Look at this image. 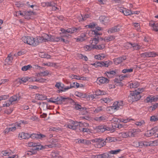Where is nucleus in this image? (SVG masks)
I'll list each match as a JSON object with an SVG mask.
<instances>
[{
  "label": "nucleus",
  "mask_w": 158,
  "mask_h": 158,
  "mask_svg": "<svg viewBox=\"0 0 158 158\" xmlns=\"http://www.w3.org/2000/svg\"><path fill=\"white\" fill-rule=\"evenodd\" d=\"M95 120L99 122L102 121H105L106 120V117L105 116H102L99 117H96L95 118Z\"/></svg>",
  "instance_id": "29"
},
{
  "label": "nucleus",
  "mask_w": 158,
  "mask_h": 158,
  "mask_svg": "<svg viewBox=\"0 0 158 158\" xmlns=\"http://www.w3.org/2000/svg\"><path fill=\"white\" fill-rule=\"evenodd\" d=\"M17 124L18 125L19 128H20L21 127V125L22 124H26L27 123V122L26 121H25L24 120H21L19 121L16 122Z\"/></svg>",
  "instance_id": "46"
},
{
  "label": "nucleus",
  "mask_w": 158,
  "mask_h": 158,
  "mask_svg": "<svg viewBox=\"0 0 158 158\" xmlns=\"http://www.w3.org/2000/svg\"><path fill=\"white\" fill-rule=\"evenodd\" d=\"M95 38H94L92 40L90 41L89 43L93 46L94 45H96L98 44L100 41H102L103 40L101 37H99L98 35L95 36Z\"/></svg>",
  "instance_id": "9"
},
{
  "label": "nucleus",
  "mask_w": 158,
  "mask_h": 158,
  "mask_svg": "<svg viewBox=\"0 0 158 158\" xmlns=\"http://www.w3.org/2000/svg\"><path fill=\"white\" fill-rule=\"evenodd\" d=\"M79 131L82 132H87L89 131V129L88 128H80Z\"/></svg>",
  "instance_id": "51"
},
{
  "label": "nucleus",
  "mask_w": 158,
  "mask_h": 158,
  "mask_svg": "<svg viewBox=\"0 0 158 158\" xmlns=\"http://www.w3.org/2000/svg\"><path fill=\"white\" fill-rule=\"evenodd\" d=\"M122 62V61L121 60V58H120V57H119L116 59H115L114 60V62L115 64H119Z\"/></svg>",
  "instance_id": "56"
},
{
  "label": "nucleus",
  "mask_w": 158,
  "mask_h": 158,
  "mask_svg": "<svg viewBox=\"0 0 158 158\" xmlns=\"http://www.w3.org/2000/svg\"><path fill=\"white\" fill-rule=\"evenodd\" d=\"M30 138H31L33 139H38V134H32L31 135L30 134Z\"/></svg>",
  "instance_id": "55"
},
{
  "label": "nucleus",
  "mask_w": 158,
  "mask_h": 158,
  "mask_svg": "<svg viewBox=\"0 0 158 158\" xmlns=\"http://www.w3.org/2000/svg\"><path fill=\"white\" fill-rule=\"evenodd\" d=\"M22 40L24 43L32 46H35V39L32 37L25 36L22 37Z\"/></svg>",
  "instance_id": "5"
},
{
  "label": "nucleus",
  "mask_w": 158,
  "mask_h": 158,
  "mask_svg": "<svg viewBox=\"0 0 158 158\" xmlns=\"http://www.w3.org/2000/svg\"><path fill=\"white\" fill-rule=\"evenodd\" d=\"M119 134L123 138H126L128 137L127 132H122Z\"/></svg>",
  "instance_id": "61"
},
{
  "label": "nucleus",
  "mask_w": 158,
  "mask_h": 158,
  "mask_svg": "<svg viewBox=\"0 0 158 158\" xmlns=\"http://www.w3.org/2000/svg\"><path fill=\"white\" fill-rule=\"evenodd\" d=\"M158 107V103H156L154 105L149 107V110L152 111Z\"/></svg>",
  "instance_id": "41"
},
{
  "label": "nucleus",
  "mask_w": 158,
  "mask_h": 158,
  "mask_svg": "<svg viewBox=\"0 0 158 158\" xmlns=\"http://www.w3.org/2000/svg\"><path fill=\"white\" fill-rule=\"evenodd\" d=\"M112 99L109 97H107L106 98H103L100 99V101L102 103L105 102V103H108L110 102Z\"/></svg>",
  "instance_id": "28"
},
{
  "label": "nucleus",
  "mask_w": 158,
  "mask_h": 158,
  "mask_svg": "<svg viewBox=\"0 0 158 158\" xmlns=\"http://www.w3.org/2000/svg\"><path fill=\"white\" fill-rule=\"evenodd\" d=\"M66 127L73 130H79L80 128H86L89 126V124L86 123H82L81 122H75L72 120H69L66 125Z\"/></svg>",
  "instance_id": "1"
},
{
  "label": "nucleus",
  "mask_w": 158,
  "mask_h": 158,
  "mask_svg": "<svg viewBox=\"0 0 158 158\" xmlns=\"http://www.w3.org/2000/svg\"><path fill=\"white\" fill-rule=\"evenodd\" d=\"M74 83L71 84L70 85V86H67L66 87L64 88V89L61 90V91H65L71 88H74L75 85H74Z\"/></svg>",
  "instance_id": "45"
},
{
  "label": "nucleus",
  "mask_w": 158,
  "mask_h": 158,
  "mask_svg": "<svg viewBox=\"0 0 158 158\" xmlns=\"http://www.w3.org/2000/svg\"><path fill=\"white\" fill-rule=\"evenodd\" d=\"M37 150H33L31 149V150L27 151V154L29 155H31L35 154L37 152Z\"/></svg>",
  "instance_id": "50"
},
{
  "label": "nucleus",
  "mask_w": 158,
  "mask_h": 158,
  "mask_svg": "<svg viewBox=\"0 0 158 158\" xmlns=\"http://www.w3.org/2000/svg\"><path fill=\"white\" fill-rule=\"evenodd\" d=\"M106 93L103 91H101L100 90H98L95 91L96 95L97 96L100 95H105Z\"/></svg>",
  "instance_id": "37"
},
{
  "label": "nucleus",
  "mask_w": 158,
  "mask_h": 158,
  "mask_svg": "<svg viewBox=\"0 0 158 158\" xmlns=\"http://www.w3.org/2000/svg\"><path fill=\"white\" fill-rule=\"evenodd\" d=\"M82 18V20L81 21H84L86 19L89 18V15L88 14H85L82 15H81Z\"/></svg>",
  "instance_id": "57"
},
{
  "label": "nucleus",
  "mask_w": 158,
  "mask_h": 158,
  "mask_svg": "<svg viewBox=\"0 0 158 158\" xmlns=\"http://www.w3.org/2000/svg\"><path fill=\"white\" fill-rule=\"evenodd\" d=\"M97 129L98 131L102 132L105 131H110L112 130V129L109 127L105 125L99 126L97 127Z\"/></svg>",
  "instance_id": "8"
},
{
  "label": "nucleus",
  "mask_w": 158,
  "mask_h": 158,
  "mask_svg": "<svg viewBox=\"0 0 158 158\" xmlns=\"http://www.w3.org/2000/svg\"><path fill=\"white\" fill-rule=\"evenodd\" d=\"M128 47L130 48H132L133 50H139L142 48V46L139 45L137 43L132 44L131 43H127Z\"/></svg>",
  "instance_id": "10"
},
{
  "label": "nucleus",
  "mask_w": 158,
  "mask_h": 158,
  "mask_svg": "<svg viewBox=\"0 0 158 158\" xmlns=\"http://www.w3.org/2000/svg\"><path fill=\"white\" fill-rule=\"evenodd\" d=\"M157 56L158 54L154 52H146L140 54L141 57L143 58L154 57Z\"/></svg>",
  "instance_id": "6"
},
{
  "label": "nucleus",
  "mask_w": 158,
  "mask_h": 158,
  "mask_svg": "<svg viewBox=\"0 0 158 158\" xmlns=\"http://www.w3.org/2000/svg\"><path fill=\"white\" fill-rule=\"evenodd\" d=\"M118 73V70L116 69L114 70H110L106 73L108 77H111L114 75H117Z\"/></svg>",
  "instance_id": "19"
},
{
  "label": "nucleus",
  "mask_w": 158,
  "mask_h": 158,
  "mask_svg": "<svg viewBox=\"0 0 158 158\" xmlns=\"http://www.w3.org/2000/svg\"><path fill=\"white\" fill-rule=\"evenodd\" d=\"M133 68H131L129 69H125L122 70V72L123 73H131L133 71Z\"/></svg>",
  "instance_id": "42"
},
{
  "label": "nucleus",
  "mask_w": 158,
  "mask_h": 158,
  "mask_svg": "<svg viewBox=\"0 0 158 158\" xmlns=\"http://www.w3.org/2000/svg\"><path fill=\"white\" fill-rule=\"evenodd\" d=\"M96 81L98 84L100 85L108 83L109 82V80L106 78L101 77L98 78Z\"/></svg>",
  "instance_id": "11"
},
{
  "label": "nucleus",
  "mask_w": 158,
  "mask_h": 158,
  "mask_svg": "<svg viewBox=\"0 0 158 158\" xmlns=\"http://www.w3.org/2000/svg\"><path fill=\"white\" fill-rule=\"evenodd\" d=\"M111 157V155L108 153H105L98 155V158H108Z\"/></svg>",
  "instance_id": "23"
},
{
  "label": "nucleus",
  "mask_w": 158,
  "mask_h": 158,
  "mask_svg": "<svg viewBox=\"0 0 158 158\" xmlns=\"http://www.w3.org/2000/svg\"><path fill=\"white\" fill-rule=\"evenodd\" d=\"M99 139L100 140L98 142L97 144L98 145V148H101L105 145L106 143L105 140H104V139Z\"/></svg>",
  "instance_id": "20"
},
{
  "label": "nucleus",
  "mask_w": 158,
  "mask_h": 158,
  "mask_svg": "<svg viewBox=\"0 0 158 158\" xmlns=\"http://www.w3.org/2000/svg\"><path fill=\"white\" fill-rule=\"evenodd\" d=\"M20 97L19 95L16 94L11 97L9 99V102H10V103H12L13 102L18 101L19 100Z\"/></svg>",
  "instance_id": "18"
},
{
  "label": "nucleus",
  "mask_w": 158,
  "mask_h": 158,
  "mask_svg": "<svg viewBox=\"0 0 158 158\" xmlns=\"http://www.w3.org/2000/svg\"><path fill=\"white\" fill-rule=\"evenodd\" d=\"M123 14L125 15H131L132 11L128 9H124V10L123 11Z\"/></svg>",
  "instance_id": "43"
},
{
  "label": "nucleus",
  "mask_w": 158,
  "mask_h": 158,
  "mask_svg": "<svg viewBox=\"0 0 158 158\" xmlns=\"http://www.w3.org/2000/svg\"><path fill=\"white\" fill-rule=\"evenodd\" d=\"M141 92L137 90L131 91L128 97V101L130 102H133L139 99L141 96L140 94Z\"/></svg>",
  "instance_id": "2"
},
{
  "label": "nucleus",
  "mask_w": 158,
  "mask_h": 158,
  "mask_svg": "<svg viewBox=\"0 0 158 158\" xmlns=\"http://www.w3.org/2000/svg\"><path fill=\"white\" fill-rule=\"evenodd\" d=\"M128 137H131L135 136V135L132 132V131L127 132Z\"/></svg>",
  "instance_id": "64"
},
{
  "label": "nucleus",
  "mask_w": 158,
  "mask_h": 158,
  "mask_svg": "<svg viewBox=\"0 0 158 158\" xmlns=\"http://www.w3.org/2000/svg\"><path fill=\"white\" fill-rule=\"evenodd\" d=\"M121 151V149H118L116 150H111L109 152V153L110 155L111 154H117Z\"/></svg>",
  "instance_id": "39"
},
{
  "label": "nucleus",
  "mask_w": 158,
  "mask_h": 158,
  "mask_svg": "<svg viewBox=\"0 0 158 158\" xmlns=\"http://www.w3.org/2000/svg\"><path fill=\"white\" fill-rule=\"evenodd\" d=\"M44 41L43 37H38L36 39H35V46L38 45L40 43H42L43 41Z\"/></svg>",
  "instance_id": "26"
},
{
  "label": "nucleus",
  "mask_w": 158,
  "mask_h": 158,
  "mask_svg": "<svg viewBox=\"0 0 158 158\" xmlns=\"http://www.w3.org/2000/svg\"><path fill=\"white\" fill-rule=\"evenodd\" d=\"M149 26L152 27V30L155 31H158V24L154 23H149Z\"/></svg>",
  "instance_id": "22"
},
{
  "label": "nucleus",
  "mask_w": 158,
  "mask_h": 158,
  "mask_svg": "<svg viewBox=\"0 0 158 158\" xmlns=\"http://www.w3.org/2000/svg\"><path fill=\"white\" fill-rule=\"evenodd\" d=\"M29 80H30L29 81H30L31 80L30 78L28 77H23L21 79L19 78L18 79V80H17L18 81L20 82V83H25L27 82V81H28Z\"/></svg>",
  "instance_id": "25"
},
{
  "label": "nucleus",
  "mask_w": 158,
  "mask_h": 158,
  "mask_svg": "<svg viewBox=\"0 0 158 158\" xmlns=\"http://www.w3.org/2000/svg\"><path fill=\"white\" fill-rule=\"evenodd\" d=\"M118 27V26H116L109 28L108 31V33H112L118 31H119V28Z\"/></svg>",
  "instance_id": "17"
},
{
  "label": "nucleus",
  "mask_w": 158,
  "mask_h": 158,
  "mask_svg": "<svg viewBox=\"0 0 158 158\" xmlns=\"http://www.w3.org/2000/svg\"><path fill=\"white\" fill-rule=\"evenodd\" d=\"M29 147H32L33 148L32 149L33 150H39L44 149L46 148V147L48 146L49 148L51 147L50 145L44 146L41 145L39 143H33V142H29L28 144Z\"/></svg>",
  "instance_id": "4"
},
{
  "label": "nucleus",
  "mask_w": 158,
  "mask_h": 158,
  "mask_svg": "<svg viewBox=\"0 0 158 158\" xmlns=\"http://www.w3.org/2000/svg\"><path fill=\"white\" fill-rule=\"evenodd\" d=\"M78 30V29L75 27H72L71 28H69L67 29H64V31H66L68 33L71 35V34L76 32Z\"/></svg>",
  "instance_id": "15"
},
{
  "label": "nucleus",
  "mask_w": 158,
  "mask_h": 158,
  "mask_svg": "<svg viewBox=\"0 0 158 158\" xmlns=\"http://www.w3.org/2000/svg\"><path fill=\"white\" fill-rule=\"evenodd\" d=\"M114 36H110L106 37L104 38V40L103 41L104 42L105 41H107V42L111 41L114 39Z\"/></svg>",
  "instance_id": "48"
},
{
  "label": "nucleus",
  "mask_w": 158,
  "mask_h": 158,
  "mask_svg": "<svg viewBox=\"0 0 158 158\" xmlns=\"http://www.w3.org/2000/svg\"><path fill=\"white\" fill-rule=\"evenodd\" d=\"M121 81H120V80L118 79V77L117 78L115 79L114 80V82L115 83L116 85H122L123 83L122 82H121Z\"/></svg>",
  "instance_id": "38"
},
{
  "label": "nucleus",
  "mask_w": 158,
  "mask_h": 158,
  "mask_svg": "<svg viewBox=\"0 0 158 158\" xmlns=\"http://www.w3.org/2000/svg\"><path fill=\"white\" fill-rule=\"evenodd\" d=\"M30 134L24 132H22L19 135V137L23 139H27L30 138Z\"/></svg>",
  "instance_id": "13"
},
{
  "label": "nucleus",
  "mask_w": 158,
  "mask_h": 158,
  "mask_svg": "<svg viewBox=\"0 0 158 158\" xmlns=\"http://www.w3.org/2000/svg\"><path fill=\"white\" fill-rule=\"evenodd\" d=\"M69 98H64L62 96H58L52 98H50L48 101L49 102H53L57 104H61L65 101V100H69Z\"/></svg>",
  "instance_id": "3"
},
{
  "label": "nucleus",
  "mask_w": 158,
  "mask_h": 158,
  "mask_svg": "<svg viewBox=\"0 0 158 158\" xmlns=\"http://www.w3.org/2000/svg\"><path fill=\"white\" fill-rule=\"evenodd\" d=\"M101 28L99 27H93V30L91 31L92 34L96 35H100L101 34L98 32V31L101 30Z\"/></svg>",
  "instance_id": "16"
},
{
  "label": "nucleus",
  "mask_w": 158,
  "mask_h": 158,
  "mask_svg": "<svg viewBox=\"0 0 158 158\" xmlns=\"http://www.w3.org/2000/svg\"><path fill=\"white\" fill-rule=\"evenodd\" d=\"M49 72L48 70H46L43 72H41L39 73V75L41 76H47L48 75Z\"/></svg>",
  "instance_id": "40"
},
{
  "label": "nucleus",
  "mask_w": 158,
  "mask_h": 158,
  "mask_svg": "<svg viewBox=\"0 0 158 158\" xmlns=\"http://www.w3.org/2000/svg\"><path fill=\"white\" fill-rule=\"evenodd\" d=\"M19 129V127L17 124L16 123H15V124L13 126L11 127H10L9 128L7 129V130L8 131H15L17 129Z\"/></svg>",
  "instance_id": "31"
},
{
  "label": "nucleus",
  "mask_w": 158,
  "mask_h": 158,
  "mask_svg": "<svg viewBox=\"0 0 158 158\" xmlns=\"http://www.w3.org/2000/svg\"><path fill=\"white\" fill-rule=\"evenodd\" d=\"M96 67H108L109 65V62L107 61L105 62H96Z\"/></svg>",
  "instance_id": "12"
},
{
  "label": "nucleus",
  "mask_w": 158,
  "mask_h": 158,
  "mask_svg": "<svg viewBox=\"0 0 158 158\" xmlns=\"http://www.w3.org/2000/svg\"><path fill=\"white\" fill-rule=\"evenodd\" d=\"M102 21L103 22H104L105 23H107L108 22V21L109 20V17H106L105 16H103L102 17Z\"/></svg>",
  "instance_id": "62"
},
{
  "label": "nucleus",
  "mask_w": 158,
  "mask_h": 158,
  "mask_svg": "<svg viewBox=\"0 0 158 158\" xmlns=\"http://www.w3.org/2000/svg\"><path fill=\"white\" fill-rule=\"evenodd\" d=\"M103 110V109L102 107L101 106H99L94 110V114H96L102 111Z\"/></svg>",
  "instance_id": "35"
},
{
  "label": "nucleus",
  "mask_w": 158,
  "mask_h": 158,
  "mask_svg": "<svg viewBox=\"0 0 158 158\" xmlns=\"http://www.w3.org/2000/svg\"><path fill=\"white\" fill-rule=\"evenodd\" d=\"M35 98L38 100H45L46 98V97L42 94H36Z\"/></svg>",
  "instance_id": "30"
},
{
  "label": "nucleus",
  "mask_w": 158,
  "mask_h": 158,
  "mask_svg": "<svg viewBox=\"0 0 158 158\" xmlns=\"http://www.w3.org/2000/svg\"><path fill=\"white\" fill-rule=\"evenodd\" d=\"M138 86V84H137V82L134 83H130L129 85V86L130 88H135L137 87Z\"/></svg>",
  "instance_id": "54"
},
{
  "label": "nucleus",
  "mask_w": 158,
  "mask_h": 158,
  "mask_svg": "<svg viewBox=\"0 0 158 158\" xmlns=\"http://www.w3.org/2000/svg\"><path fill=\"white\" fill-rule=\"evenodd\" d=\"M60 37L52 36L51 41L59 42L60 41Z\"/></svg>",
  "instance_id": "44"
},
{
  "label": "nucleus",
  "mask_w": 158,
  "mask_h": 158,
  "mask_svg": "<svg viewBox=\"0 0 158 158\" xmlns=\"http://www.w3.org/2000/svg\"><path fill=\"white\" fill-rule=\"evenodd\" d=\"M123 105L124 104L123 101H117L114 102L112 106V107L114 108V109L116 111L122 108Z\"/></svg>",
  "instance_id": "7"
},
{
  "label": "nucleus",
  "mask_w": 158,
  "mask_h": 158,
  "mask_svg": "<svg viewBox=\"0 0 158 158\" xmlns=\"http://www.w3.org/2000/svg\"><path fill=\"white\" fill-rule=\"evenodd\" d=\"M144 122L142 120L140 122H136L135 124L138 126H140L144 125Z\"/></svg>",
  "instance_id": "59"
},
{
  "label": "nucleus",
  "mask_w": 158,
  "mask_h": 158,
  "mask_svg": "<svg viewBox=\"0 0 158 158\" xmlns=\"http://www.w3.org/2000/svg\"><path fill=\"white\" fill-rule=\"evenodd\" d=\"M10 150H6L2 151V153L4 156H9L11 155V153Z\"/></svg>",
  "instance_id": "36"
},
{
  "label": "nucleus",
  "mask_w": 158,
  "mask_h": 158,
  "mask_svg": "<svg viewBox=\"0 0 158 158\" xmlns=\"http://www.w3.org/2000/svg\"><path fill=\"white\" fill-rule=\"evenodd\" d=\"M13 59V58L11 54H9L5 60V64H10L12 62Z\"/></svg>",
  "instance_id": "14"
},
{
  "label": "nucleus",
  "mask_w": 158,
  "mask_h": 158,
  "mask_svg": "<svg viewBox=\"0 0 158 158\" xmlns=\"http://www.w3.org/2000/svg\"><path fill=\"white\" fill-rule=\"evenodd\" d=\"M156 133L153 129L146 131L145 133V135L147 137H150Z\"/></svg>",
  "instance_id": "21"
},
{
  "label": "nucleus",
  "mask_w": 158,
  "mask_h": 158,
  "mask_svg": "<svg viewBox=\"0 0 158 158\" xmlns=\"http://www.w3.org/2000/svg\"><path fill=\"white\" fill-rule=\"evenodd\" d=\"M74 108L76 110H79L80 111H82L86 110L85 108L82 107L81 105L79 104H75Z\"/></svg>",
  "instance_id": "32"
},
{
  "label": "nucleus",
  "mask_w": 158,
  "mask_h": 158,
  "mask_svg": "<svg viewBox=\"0 0 158 158\" xmlns=\"http://www.w3.org/2000/svg\"><path fill=\"white\" fill-rule=\"evenodd\" d=\"M133 26L137 30H139L140 29V25L138 23H133Z\"/></svg>",
  "instance_id": "58"
},
{
  "label": "nucleus",
  "mask_w": 158,
  "mask_h": 158,
  "mask_svg": "<svg viewBox=\"0 0 158 158\" xmlns=\"http://www.w3.org/2000/svg\"><path fill=\"white\" fill-rule=\"evenodd\" d=\"M42 37H43L44 42L48 41H51L52 36H50L46 34H44L43 35Z\"/></svg>",
  "instance_id": "24"
},
{
  "label": "nucleus",
  "mask_w": 158,
  "mask_h": 158,
  "mask_svg": "<svg viewBox=\"0 0 158 158\" xmlns=\"http://www.w3.org/2000/svg\"><path fill=\"white\" fill-rule=\"evenodd\" d=\"M84 48L85 51H89L92 49L93 47L92 45H86L84 46Z\"/></svg>",
  "instance_id": "52"
},
{
  "label": "nucleus",
  "mask_w": 158,
  "mask_h": 158,
  "mask_svg": "<svg viewBox=\"0 0 158 158\" xmlns=\"http://www.w3.org/2000/svg\"><path fill=\"white\" fill-rule=\"evenodd\" d=\"M151 146H157L158 145V140L150 141Z\"/></svg>",
  "instance_id": "53"
},
{
  "label": "nucleus",
  "mask_w": 158,
  "mask_h": 158,
  "mask_svg": "<svg viewBox=\"0 0 158 158\" xmlns=\"http://www.w3.org/2000/svg\"><path fill=\"white\" fill-rule=\"evenodd\" d=\"M32 68V66L31 65H28L27 66H25L22 68V70L23 71H26Z\"/></svg>",
  "instance_id": "47"
},
{
  "label": "nucleus",
  "mask_w": 158,
  "mask_h": 158,
  "mask_svg": "<svg viewBox=\"0 0 158 158\" xmlns=\"http://www.w3.org/2000/svg\"><path fill=\"white\" fill-rule=\"evenodd\" d=\"M130 75L128 74H121L118 76V79L120 81H122L126 79V78H129Z\"/></svg>",
  "instance_id": "27"
},
{
  "label": "nucleus",
  "mask_w": 158,
  "mask_h": 158,
  "mask_svg": "<svg viewBox=\"0 0 158 158\" xmlns=\"http://www.w3.org/2000/svg\"><path fill=\"white\" fill-rule=\"evenodd\" d=\"M114 137H108L105 139V141L106 143L107 142H111L113 141H114Z\"/></svg>",
  "instance_id": "49"
},
{
  "label": "nucleus",
  "mask_w": 158,
  "mask_h": 158,
  "mask_svg": "<svg viewBox=\"0 0 158 158\" xmlns=\"http://www.w3.org/2000/svg\"><path fill=\"white\" fill-rule=\"evenodd\" d=\"M41 108H43L44 110H46L48 108V105L46 103L43 102L41 105Z\"/></svg>",
  "instance_id": "60"
},
{
  "label": "nucleus",
  "mask_w": 158,
  "mask_h": 158,
  "mask_svg": "<svg viewBox=\"0 0 158 158\" xmlns=\"http://www.w3.org/2000/svg\"><path fill=\"white\" fill-rule=\"evenodd\" d=\"M158 99V97L157 96H151V100L152 101V102H156Z\"/></svg>",
  "instance_id": "63"
},
{
  "label": "nucleus",
  "mask_w": 158,
  "mask_h": 158,
  "mask_svg": "<svg viewBox=\"0 0 158 158\" xmlns=\"http://www.w3.org/2000/svg\"><path fill=\"white\" fill-rule=\"evenodd\" d=\"M105 57V55L103 54H100L94 56V58L98 60H102Z\"/></svg>",
  "instance_id": "34"
},
{
  "label": "nucleus",
  "mask_w": 158,
  "mask_h": 158,
  "mask_svg": "<svg viewBox=\"0 0 158 158\" xmlns=\"http://www.w3.org/2000/svg\"><path fill=\"white\" fill-rule=\"evenodd\" d=\"M60 31L62 32V34H63V36L64 37H66L67 38H70L72 37L71 35L68 33L66 31H64V28H61Z\"/></svg>",
  "instance_id": "33"
}]
</instances>
